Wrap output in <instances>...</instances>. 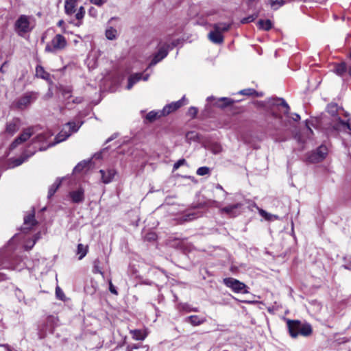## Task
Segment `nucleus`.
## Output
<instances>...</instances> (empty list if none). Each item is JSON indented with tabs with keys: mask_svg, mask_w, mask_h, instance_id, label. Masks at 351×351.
<instances>
[{
	"mask_svg": "<svg viewBox=\"0 0 351 351\" xmlns=\"http://www.w3.org/2000/svg\"><path fill=\"white\" fill-rule=\"evenodd\" d=\"M36 73L37 76H40V77L45 79V74L46 73L43 67L41 66H37L36 68Z\"/></svg>",
	"mask_w": 351,
	"mask_h": 351,
	"instance_id": "e433bc0d",
	"label": "nucleus"
},
{
	"mask_svg": "<svg viewBox=\"0 0 351 351\" xmlns=\"http://www.w3.org/2000/svg\"><path fill=\"white\" fill-rule=\"evenodd\" d=\"M259 213L262 217H265L267 219H269V214L265 210L261 209L259 210Z\"/></svg>",
	"mask_w": 351,
	"mask_h": 351,
	"instance_id": "3c124183",
	"label": "nucleus"
},
{
	"mask_svg": "<svg viewBox=\"0 0 351 351\" xmlns=\"http://www.w3.org/2000/svg\"><path fill=\"white\" fill-rule=\"evenodd\" d=\"M64 24V22L63 20H60L58 22V27H62L63 26V25Z\"/></svg>",
	"mask_w": 351,
	"mask_h": 351,
	"instance_id": "13d9d810",
	"label": "nucleus"
},
{
	"mask_svg": "<svg viewBox=\"0 0 351 351\" xmlns=\"http://www.w3.org/2000/svg\"><path fill=\"white\" fill-rule=\"evenodd\" d=\"M239 93L241 95H248V96L256 94V91L253 88L243 89V90H241Z\"/></svg>",
	"mask_w": 351,
	"mask_h": 351,
	"instance_id": "4c0bfd02",
	"label": "nucleus"
},
{
	"mask_svg": "<svg viewBox=\"0 0 351 351\" xmlns=\"http://www.w3.org/2000/svg\"><path fill=\"white\" fill-rule=\"evenodd\" d=\"M34 133L33 128H29L23 130V132L11 143L10 149L13 150L20 144L27 141Z\"/></svg>",
	"mask_w": 351,
	"mask_h": 351,
	"instance_id": "f8f14e48",
	"label": "nucleus"
},
{
	"mask_svg": "<svg viewBox=\"0 0 351 351\" xmlns=\"http://www.w3.org/2000/svg\"><path fill=\"white\" fill-rule=\"evenodd\" d=\"M210 150L213 154H217L222 151V147L219 144L214 143L211 145Z\"/></svg>",
	"mask_w": 351,
	"mask_h": 351,
	"instance_id": "f704fd0d",
	"label": "nucleus"
},
{
	"mask_svg": "<svg viewBox=\"0 0 351 351\" xmlns=\"http://www.w3.org/2000/svg\"><path fill=\"white\" fill-rule=\"evenodd\" d=\"M82 122H75V121H73V122H69L67 124H66V126L69 128V132H66V131H61L56 136V142L54 143H52V144H49L48 147L49 146H52L56 143H60L64 140H66L69 136H71V133L72 132H77L79 128H80V126L82 125Z\"/></svg>",
	"mask_w": 351,
	"mask_h": 351,
	"instance_id": "6e6552de",
	"label": "nucleus"
},
{
	"mask_svg": "<svg viewBox=\"0 0 351 351\" xmlns=\"http://www.w3.org/2000/svg\"><path fill=\"white\" fill-rule=\"evenodd\" d=\"M67 45L66 38L61 34H56L53 39L46 45L45 51L49 53H56L63 50Z\"/></svg>",
	"mask_w": 351,
	"mask_h": 351,
	"instance_id": "423d86ee",
	"label": "nucleus"
},
{
	"mask_svg": "<svg viewBox=\"0 0 351 351\" xmlns=\"http://www.w3.org/2000/svg\"><path fill=\"white\" fill-rule=\"evenodd\" d=\"M211 99H214V97H208L207 100L208 101H210Z\"/></svg>",
	"mask_w": 351,
	"mask_h": 351,
	"instance_id": "e2e57ef3",
	"label": "nucleus"
},
{
	"mask_svg": "<svg viewBox=\"0 0 351 351\" xmlns=\"http://www.w3.org/2000/svg\"><path fill=\"white\" fill-rule=\"evenodd\" d=\"M69 196L73 203H81L84 200V191L82 188H79L75 191H71Z\"/></svg>",
	"mask_w": 351,
	"mask_h": 351,
	"instance_id": "dca6fc26",
	"label": "nucleus"
},
{
	"mask_svg": "<svg viewBox=\"0 0 351 351\" xmlns=\"http://www.w3.org/2000/svg\"><path fill=\"white\" fill-rule=\"evenodd\" d=\"M90 2L97 6H101L104 3H106V0H90Z\"/></svg>",
	"mask_w": 351,
	"mask_h": 351,
	"instance_id": "de8ad7c7",
	"label": "nucleus"
},
{
	"mask_svg": "<svg viewBox=\"0 0 351 351\" xmlns=\"http://www.w3.org/2000/svg\"><path fill=\"white\" fill-rule=\"evenodd\" d=\"M99 173L101 176L102 182L104 184H108L111 182L116 174L115 170L112 169H108L107 171L101 169L99 171Z\"/></svg>",
	"mask_w": 351,
	"mask_h": 351,
	"instance_id": "a211bd4d",
	"label": "nucleus"
},
{
	"mask_svg": "<svg viewBox=\"0 0 351 351\" xmlns=\"http://www.w3.org/2000/svg\"><path fill=\"white\" fill-rule=\"evenodd\" d=\"M258 26L260 29L269 31L273 27L271 21L269 19L267 20H259L258 21Z\"/></svg>",
	"mask_w": 351,
	"mask_h": 351,
	"instance_id": "b1692460",
	"label": "nucleus"
},
{
	"mask_svg": "<svg viewBox=\"0 0 351 351\" xmlns=\"http://www.w3.org/2000/svg\"><path fill=\"white\" fill-rule=\"evenodd\" d=\"M116 138V136H114V135H112L111 137H110L109 138H108V139L106 140V143H108V142H110V141H112V140H113L114 138Z\"/></svg>",
	"mask_w": 351,
	"mask_h": 351,
	"instance_id": "bf43d9fd",
	"label": "nucleus"
},
{
	"mask_svg": "<svg viewBox=\"0 0 351 351\" xmlns=\"http://www.w3.org/2000/svg\"><path fill=\"white\" fill-rule=\"evenodd\" d=\"M109 290L112 293H113L114 295L118 294V292H117L116 288L114 287V285H112L111 281L109 282Z\"/></svg>",
	"mask_w": 351,
	"mask_h": 351,
	"instance_id": "8fccbe9b",
	"label": "nucleus"
},
{
	"mask_svg": "<svg viewBox=\"0 0 351 351\" xmlns=\"http://www.w3.org/2000/svg\"><path fill=\"white\" fill-rule=\"evenodd\" d=\"M132 337L136 340H143L145 335L140 330H134L132 332Z\"/></svg>",
	"mask_w": 351,
	"mask_h": 351,
	"instance_id": "473e14b6",
	"label": "nucleus"
},
{
	"mask_svg": "<svg viewBox=\"0 0 351 351\" xmlns=\"http://www.w3.org/2000/svg\"><path fill=\"white\" fill-rule=\"evenodd\" d=\"M25 160V159L23 158L14 159L13 160L14 164L12 165V167L21 165Z\"/></svg>",
	"mask_w": 351,
	"mask_h": 351,
	"instance_id": "a18cd8bd",
	"label": "nucleus"
},
{
	"mask_svg": "<svg viewBox=\"0 0 351 351\" xmlns=\"http://www.w3.org/2000/svg\"><path fill=\"white\" fill-rule=\"evenodd\" d=\"M93 271L95 274L99 273V274L103 275V272L101 271V270L99 267V261L97 259L94 261V266H93Z\"/></svg>",
	"mask_w": 351,
	"mask_h": 351,
	"instance_id": "58836bf2",
	"label": "nucleus"
},
{
	"mask_svg": "<svg viewBox=\"0 0 351 351\" xmlns=\"http://www.w3.org/2000/svg\"><path fill=\"white\" fill-rule=\"evenodd\" d=\"M87 247L84 246L83 244H78L77 245V254H80L79 259L81 260L83 258L86 254H87Z\"/></svg>",
	"mask_w": 351,
	"mask_h": 351,
	"instance_id": "7c9ffc66",
	"label": "nucleus"
},
{
	"mask_svg": "<svg viewBox=\"0 0 351 351\" xmlns=\"http://www.w3.org/2000/svg\"><path fill=\"white\" fill-rule=\"evenodd\" d=\"M185 163H186L185 159H180L176 163H174L173 167V171H176L177 169H178L180 168V167L184 165Z\"/></svg>",
	"mask_w": 351,
	"mask_h": 351,
	"instance_id": "ea45409f",
	"label": "nucleus"
},
{
	"mask_svg": "<svg viewBox=\"0 0 351 351\" xmlns=\"http://www.w3.org/2000/svg\"><path fill=\"white\" fill-rule=\"evenodd\" d=\"M36 223V221L34 218V210H32V213L29 214L28 215L24 217V225L25 227L23 228L24 230H29L32 227H33Z\"/></svg>",
	"mask_w": 351,
	"mask_h": 351,
	"instance_id": "6ab92c4d",
	"label": "nucleus"
},
{
	"mask_svg": "<svg viewBox=\"0 0 351 351\" xmlns=\"http://www.w3.org/2000/svg\"><path fill=\"white\" fill-rule=\"evenodd\" d=\"M235 269H236V267H235L232 266V267H230V271H232V272H234Z\"/></svg>",
	"mask_w": 351,
	"mask_h": 351,
	"instance_id": "680f3d73",
	"label": "nucleus"
},
{
	"mask_svg": "<svg viewBox=\"0 0 351 351\" xmlns=\"http://www.w3.org/2000/svg\"><path fill=\"white\" fill-rule=\"evenodd\" d=\"M327 153V147L324 145H321L317 149L315 152L311 154L308 160L312 162H318L326 156Z\"/></svg>",
	"mask_w": 351,
	"mask_h": 351,
	"instance_id": "ddd939ff",
	"label": "nucleus"
},
{
	"mask_svg": "<svg viewBox=\"0 0 351 351\" xmlns=\"http://www.w3.org/2000/svg\"><path fill=\"white\" fill-rule=\"evenodd\" d=\"M84 14H85V10H84V7L81 6L75 14V18L78 21H80L84 18Z\"/></svg>",
	"mask_w": 351,
	"mask_h": 351,
	"instance_id": "c9c22d12",
	"label": "nucleus"
},
{
	"mask_svg": "<svg viewBox=\"0 0 351 351\" xmlns=\"http://www.w3.org/2000/svg\"><path fill=\"white\" fill-rule=\"evenodd\" d=\"M19 129V119H14L12 121L8 122L5 126V133L12 136Z\"/></svg>",
	"mask_w": 351,
	"mask_h": 351,
	"instance_id": "f3484780",
	"label": "nucleus"
},
{
	"mask_svg": "<svg viewBox=\"0 0 351 351\" xmlns=\"http://www.w3.org/2000/svg\"><path fill=\"white\" fill-rule=\"evenodd\" d=\"M148 239L149 240H155L156 239V234L154 233H150L148 234Z\"/></svg>",
	"mask_w": 351,
	"mask_h": 351,
	"instance_id": "864d4df0",
	"label": "nucleus"
},
{
	"mask_svg": "<svg viewBox=\"0 0 351 351\" xmlns=\"http://www.w3.org/2000/svg\"><path fill=\"white\" fill-rule=\"evenodd\" d=\"M89 14L91 15H96L97 14V10L94 8H91L89 10Z\"/></svg>",
	"mask_w": 351,
	"mask_h": 351,
	"instance_id": "5fc2aeb1",
	"label": "nucleus"
},
{
	"mask_svg": "<svg viewBox=\"0 0 351 351\" xmlns=\"http://www.w3.org/2000/svg\"><path fill=\"white\" fill-rule=\"evenodd\" d=\"M32 16L22 14L19 16L14 24V29L19 36H24L25 34L30 32L33 26L31 23Z\"/></svg>",
	"mask_w": 351,
	"mask_h": 351,
	"instance_id": "20e7f679",
	"label": "nucleus"
},
{
	"mask_svg": "<svg viewBox=\"0 0 351 351\" xmlns=\"http://www.w3.org/2000/svg\"><path fill=\"white\" fill-rule=\"evenodd\" d=\"M129 348V350H136V349H138L139 348V346L138 345H133L131 347H128Z\"/></svg>",
	"mask_w": 351,
	"mask_h": 351,
	"instance_id": "4d7b16f0",
	"label": "nucleus"
},
{
	"mask_svg": "<svg viewBox=\"0 0 351 351\" xmlns=\"http://www.w3.org/2000/svg\"><path fill=\"white\" fill-rule=\"evenodd\" d=\"M170 45L163 42H160L158 52L154 56L152 60L149 64V66L156 64L158 62L164 59L168 54Z\"/></svg>",
	"mask_w": 351,
	"mask_h": 351,
	"instance_id": "9b49d317",
	"label": "nucleus"
},
{
	"mask_svg": "<svg viewBox=\"0 0 351 351\" xmlns=\"http://www.w3.org/2000/svg\"><path fill=\"white\" fill-rule=\"evenodd\" d=\"M88 165V162L86 161H82L79 162L74 168L73 172L74 173H80L81 172L84 168H86Z\"/></svg>",
	"mask_w": 351,
	"mask_h": 351,
	"instance_id": "2f4dec72",
	"label": "nucleus"
},
{
	"mask_svg": "<svg viewBox=\"0 0 351 351\" xmlns=\"http://www.w3.org/2000/svg\"><path fill=\"white\" fill-rule=\"evenodd\" d=\"M215 206L219 208L221 214H226L230 217H235L240 215V209L243 206L242 203H237L234 204L228 205L226 206L220 208V204L217 202H215Z\"/></svg>",
	"mask_w": 351,
	"mask_h": 351,
	"instance_id": "1a4fd4ad",
	"label": "nucleus"
},
{
	"mask_svg": "<svg viewBox=\"0 0 351 351\" xmlns=\"http://www.w3.org/2000/svg\"><path fill=\"white\" fill-rule=\"evenodd\" d=\"M255 95H256V96H261V94H258L257 93H256V94H255Z\"/></svg>",
	"mask_w": 351,
	"mask_h": 351,
	"instance_id": "69168bd1",
	"label": "nucleus"
},
{
	"mask_svg": "<svg viewBox=\"0 0 351 351\" xmlns=\"http://www.w3.org/2000/svg\"><path fill=\"white\" fill-rule=\"evenodd\" d=\"M62 181V178H57L55 182L49 187L48 191V198H51L60 187Z\"/></svg>",
	"mask_w": 351,
	"mask_h": 351,
	"instance_id": "412c9836",
	"label": "nucleus"
},
{
	"mask_svg": "<svg viewBox=\"0 0 351 351\" xmlns=\"http://www.w3.org/2000/svg\"><path fill=\"white\" fill-rule=\"evenodd\" d=\"M271 113L275 119H282L280 112L283 113L286 117L292 119L294 121L300 119V116L297 113L289 114V106L283 99L272 100L270 104Z\"/></svg>",
	"mask_w": 351,
	"mask_h": 351,
	"instance_id": "f03ea898",
	"label": "nucleus"
},
{
	"mask_svg": "<svg viewBox=\"0 0 351 351\" xmlns=\"http://www.w3.org/2000/svg\"><path fill=\"white\" fill-rule=\"evenodd\" d=\"M179 42L180 41L178 39L173 40H168L164 42V43L169 44L170 45L169 50H171L179 44Z\"/></svg>",
	"mask_w": 351,
	"mask_h": 351,
	"instance_id": "79ce46f5",
	"label": "nucleus"
},
{
	"mask_svg": "<svg viewBox=\"0 0 351 351\" xmlns=\"http://www.w3.org/2000/svg\"><path fill=\"white\" fill-rule=\"evenodd\" d=\"M186 321L193 326H198L204 322V319L199 317L197 315H191L186 317Z\"/></svg>",
	"mask_w": 351,
	"mask_h": 351,
	"instance_id": "393cba45",
	"label": "nucleus"
},
{
	"mask_svg": "<svg viewBox=\"0 0 351 351\" xmlns=\"http://www.w3.org/2000/svg\"><path fill=\"white\" fill-rule=\"evenodd\" d=\"M210 169L207 167H201L197 169V174L198 176H206L210 173Z\"/></svg>",
	"mask_w": 351,
	"mask_h": 351,
	"instance_id": "72a5a7b5",
	"label": "nucleus"
},
{
	"mask_svg": "<svg viewBox=\"0 0 351 351\" xmlns=\"http://www.w3.org/2000/svg\"><path fill=\"white\" fill-rule=\"evenodd\" d=\"M232 103L233 101L231 99L227 97H221L218 99L215 104L219 108H224L226 106H230Z\"/></svg>",
	"mask_w": 351,
	"mask_h": 351,
	"instance_id": "cd10ccee",
	"label": "nucleus"
},
{
	"mask_svg": "<svg viewBox=\"0 0 351 351\" xmlns=\"http://www.w3.org/2000/svg\"><path fill=\"white\" fill-rule=\"evenodd\" d=\"M197 112H198V110L197 108L195 107H191L189 109V111H188V114L189 115H190L191 117H195L196 116V114H197Z\"/></svg>",
	"mask_w": 351,
	"mask_h": 351,
	"instance_id": "37998d69",
	"label": "nucleus"
},
{
	"mask_svg": "<svg viewBox=\"0 0 351 351\" xmlns=\"http://www.w3.org/2000/svg\"><path fill=\"white\" fill-rule=\"evenodd\" d=\"M287 1V0H269V5L273 10H276L284 5Z\"/></svg>",
	"mask_w": 351,
	"mask_h": 351,
	"instance_id": "c85d7f7f",
	"label": "nucleus"
},
{
	"mask_svg": "<svg viewBox=\"0 0 351 351\" xmlns=\"http://www.w3.org/2000/svg\"><path fill=\"white\" fill-rule=\"evenodd\" d=\"M37 98L38 95L36 93L27 92L16 101V107L19 110H24L34 103Z\"/></svg>",
	"mask_w": 351,
	"mask_h": 351,
	"instance_id": "0eeeda50",
	"label": "nucleus"
},
{
	"mask_svg": "<svg viewBox=\"0 0 351 351\" xmlns=\"http://www.w3.org/2000/svg\"><path fill=\"white\" fill-rule=\"evenodd\" d=\"M82 97H77V98H76L75 99H74V100L73 101V102H74V103H77V104H80V103H81V102H82Z\"/></svg>",
	"mask_w": 351,
	"mask_h": 351,
	"instance_id": "6e6d98bb",
	"label": "nucleus"
},
{
	"mask_svg": "<svg viewBox=\"0 0 351 351\" xmlns=\"http://www.w3.org/2000/svg\"><path fill=\"white\" fill-rule=\"evenodd\" d=\"M350 58H351V51H350Z\"/></svg>",
	"mask_w": 351,
	"mask_h": 351,
	"instance_id": "338daca9",
	"label": "nucleus"
},
{
	"mask_svg": "<svg viewBox=\"0 0 351 351\" xmlns=\"http://www.w3.org/2000/svg\"><path fill=\"white\" fill-rule=\"evenodd\" d=\"M45 149H46V147H44V148L40 147L39 148V150H40V151H43V150H45Z\"/></svg>",
	"mask_w": 351,
	"mask_h": 351,
	"instance_id": "0e129e2a",
	"label": "nucleus"
},
{
	"mask_svg": "<svg viewBox=\"0 0 351 351\" xmlns=\"http://www.w3.org/2000/svg\"><path fill=\"white\" fill-rule=\"evenodd\" d=\"M56 295L58 299H60L61 300H64V294L62 290L59 287H57L56 288Z\"/></svg>",
	"mask_w": 351,
	"mask_h": 351,
	"instance_id": "a19ab883",
	"label": "nucleus"
},
{
	"mask_svg": "<svg viewBox=\"0 0 351 351\" xmlns=\"http://www.w3.org/2000/svg\"><path fill=\"white\" fill-rule=\"evenodd\" d=\"M77 0H65L64 10L67 15H71L75 12Z\"/></svg>",
	"mask_w": 351,
	"mask_h": 351,
	"instance_id": "aec40b11",
	"label": "nucleus"
},
{
	"mask_svg": "<svg viewBox=\"0 0 351 351\" xmlns=\"http://www.w3.org/2000/svg\"><path fill=\"white\" fill-rule=\"evenodd\" d=\"M223 282L227 287L231 289L235 293H247L246 285L235 278H226L223 280Z\"/></svg>",
	"mask_w": 351,
	"mask_h": 351,
	"instance_id": "9d476101",
	"label": "nucleus"
},
{
	"mask_svg": "<svg viewBox=\"0 0 351 351\" xmlns=\"http://www.w3.org/2000/svg\"><path fill=\"white\" fill-rule=\"evenodd\" d=\"M216 188H217V189H219V190L223 191V189L222 186H221V185H220V184H217Z\"/></svg>",
	"mask_w": 351,
	"mask_h": 351,
	"instance_id": "052dcab7",
	"label": "nucleus"
},
{
	"mask_svg": "<svg viewBox=\"0 0 351 351\" xmlns=\"http://www.w3.org/2000/svg\"><path fill=\"white\" fill-rule=\"evenodd\" d=\"M36 239H34V240L33 241L32 243L31 244V246H29V245H28V244H26V245H25V249H26V250H31V249H32V247L34 245V244L36 243Z\"/></svg>",
	"mask_w": 351,
	"mask_h": 351,
	"instance_id": "603ef678",
	"label": "nucleus"
},
{
	"mask_svg": "<svg viewBox=\"0 0 351 351\" xmlns=\"http://www.w3.org/2000/svg\"><path fill=\"white\" fill-rule=\"evenodd\" d=\"M197 217V214L196 213H189L183 215L180 218H179L180 223H184L186 221H192Z\"/></svg>",
	"mask_w": 351,
	"mask_h": 351,
	"instance_id": "a878e982",
	"label": "nucleus"
},
{
	"mask_svg": "<svg viewBox=\"0 0 351 351\" xmlns=\"http://www.w3.org/2000/svg\"><path fill=\"white\" fill-rule=\"evenodd\" d=\"M8 62L7 61L4 62L1 66L0 67V72L3 74L5 73L7 70L6 68L8 67Z\"/></svg>",
	"mask_w": 351,
	"mask_h": 351,
	"instance_id": "09e8293b",
	"label": "nucleus"
},
{
	"mask_svg": "<svg viewBox=\"0 0 351 351\" xmlns=\"http://www.w3.org/2000/svg\"><path fill=\"white\" fill-rule=\"evenodd\" d=\"M162 116H164L162 110H153L147 114L146 119L148 120L149 122H152L156 120L158 118L161 117Z\"/></svg>",
	"mask_w": 351,
	"mask_h": 351,
	"instance_id": "5701e85b",
	"label": "nucleus"
},
{
	"mask_svg": "<svg viewBox=\"0 0 351 351\" xmlns=\"http://www.w3.org/2000/svg\"><path fill=\"white\" fill-rule=\"evenodd\" d=\"M184 99H185V97H183L180 100H179L178 101L173 102L171 104L166 105L162 110L163 115L164 116L168 115L171 112L180 108L182 106L184 105Z\"/></svg>",
	"mask_w": 351,
	"mask_h": 351,
	"instance_id": "4468645a",
	"label": "nucleus"
},
{
	"mask_svg": "<svg viewBox=\"0 0 351 351\" xmlns=\"http://www.w3.org/2000/svg\"><path fill=\"white\" fill-rule=\"evenodd\" d=\"M117 36V31L114 28L110 27L106 30V36L108 40H114Z\"/></svg>",
	"mask_w": 351,
	"mask_h": 351,
	"instance_id": "c756f323",
	"label": "nucleus"
},
{
	"mask_svg": "<svg viewBox=\"0 0 351 351\" xmlns=\"http://www.w3.org/2000/svg\"><path fill=\"white\" fill-rule=\"evenodd\" d=\"M53 134L49 131L38 134L34 139V143H40L47 141Z\"/></svg>",
	"mask_w": 351,
	"mask_h": 351,
	"instance_id": "4be33fe9",
	"label": "nucleus"
},
{
	"mask_svg": "<svg viewBox=\"0 0 351 351\" xmlns=\"http://www.w3.org/2000/svg\"><path fill=\"white\" fill-rule=\"evenodd\" d=\"M212 27L213 30L208 33V39L215 44H221L223 42L222 33L229 30L230 24L219 23L212 25Z\"/></svg>",
	"mask_w": 351,
	"mask_h": 351,
	"instance_id": "39448f33",
	"label": "nucleus"
},
{
	"mask_svg": "<svg viewBox=\"0 0 351 351\" xmlns=\"http://www.w3.org/2000/svg\"><path fill=\"white\" fill-rule=\"evenodd\" d=\"M149 78V75L146 74L145 75H143V73H137L133 75H131L128 78V84L127 86V89L130 90L132 86L138 82H139L141 79L144 81H147Z\"/></svg>",
	"mask_w": 351,
	"mask_h": 351,
	"instance_id": "2eb2a0df",
	"label": "nucleus"
},
{
	"mask_svg": "<svg viewBox=\"0 0 351 351\" xmlns=\"http://www.w3.org/2000/svg\"><path fill=\"white\" fill-rule=\"evenodd\" d=\"M256 18V16L251 15V16H249L247 17L243 18L241 20V23H250L252 21H254Z\"/></svg>",
	"mask_w": 351,
	"mask_h": 351,
	"instance_id": "c03bdc74",
	"label": "nucleus"
},
{
	"mask_svg": "<svg viewBox=\"0 0 351 351\" xmlns=\"http://www.w3.org/2000/svg\"><path fill=\"white\" fill-rule=\"evenodd\" d=\"M287 324L289 335L293 338H296L299 335L308 337L312 334V327L308 323H303L299 320L288 319Z\"/></svg>",
	"mask_w": 351,
	"mask_h": 351,
	"instance_id": "7ed1b4c3",
	"label": "nucleus"
},
{
	"mask_svg": "<svg viewBox=\"0 0 351 351\" xmlns=\"http://www.w3.org/2000/svg\"><path fill=\"white\" fill-rule=\"evenodd\" d=\"M335 72L339 75H343L347 71V66L345 62L337 64L335 66Z\"/></svg>",
	"mask_w": 351,
	"mask_h": 351,
	"instance_id": "bb28decb",
	"label": "nucleus"
},
{
	"mask_svg": "<svg viewBox=\"0 0 351 351\" xmlns=\"http://www.w3.org/2000/svg\"><path fill=\"white\" fill-rule=\"evenodd\" d=\"M327 112L332 117V121L330 123L331 128L335 131L351 130L349 123L347 121H343L339 115L343 112L342 108H339L337 104L331 103L327 106Z\"/></svg>",
	"mask_w": 351,
	"mask_h": 351,
	"instance_id": "f257e3e1",
	"label": "nucleus"
},
{
	"mask_svg": "<svg viewBox=\"0 0 351 351\" xmlns=\"http://www.w3.org/2000/svg\"><path fill=\"white\" fill-rule=\"evenodd\" d=\"M71 90L69 88H65L62 90V95L67 99L71 97Z\"/></svg>",
	"mask_w": 351,
	"mask_h": 351,
	"instance_id": "49530a36",
	"label": "nucleus"
}]
</instances>
